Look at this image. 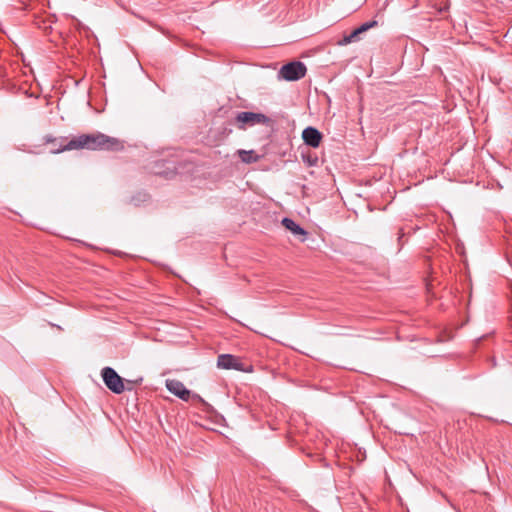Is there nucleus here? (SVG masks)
Listing matches in <instances>:
<instances>
[{"instance_id":"f257e3e1","label":"nucleus","mask_w":512,"mask_h":512,"mask_svg":"<svg viewBox=\"0 0 512 512\" xmlns=\"http://www.w3.org/2000/svg\"><path fill=\"white\" fill-rule=\"evenodd\" d=\"M46 141L60 142L59 147L52 149L54 154L79 149L120 151L124 148L123 142L120 139L100 132L82 134L70 140L66 137H48Z\"/></svg>"},{"instance_id":"f03ea898","label":"nucleus","mask_w":512,"mask_h":512,"mask_svg":"<svg viewBox=\"0 0 512 512\" xmlns=\"http://www.w3.org/2000/svg\"><path fill=\"white\" fill-rule=\"evenodd\" d=\"M101 376L107 388L115 394H121L125 390L130 391L133 389L134 385L140 384L142 382V378H139L135 381L126 380L128 386L125 387L123 378H121L118 373L111 367H104L101 370Z\"/></svg>"},{"instance_id":"7ed1b4c3","label":"nucleus","mask_w":512,"mask_h":512,"mask_svg":"<svg viewBox=\"0 0 512 512\" xmlns=\"http://www.w3.org/2000/svg\"><path fill=\"white\" fill-rule=\"evenodd\" d=\"M307 68L303 62L292 61L283 65L279 72L278 78L286 81H297L306 75Z\"/></svg>"},{"instance_id":"20e7f679","label":"nucleus","mask_w":512,"mask_h":512,"mask_svg":"<svg viewBox=\"0 0 512 512\" xmlns=\"http://www.w3.org/2000/svg\"><path fill=\"white\" fill-rule=\"evenodd\" d=\"M239 129L244 130L247 126L257 124H268L270 119L263 113L239 112L235 118Z\"/></svg>"},{"instance_id":"39448f33","label":"nucleus","mask_w":512,"mask_h":512,"mask_svg":"<svg viewBox=\"0 0 512 512\" xmlns=\"http://www.w3.org/2000/svg\"><path fill=\"white\" fill-rule=\"evenodd\" d=\"M217 367L225 370L247 371L239 357L232 354H221L217 358Z\"/></svg>"},{"instance_id":"423d86ee","label":"nucleus","mask_w":512,"mask_h":512,"mask_svg":"<svg viewBox=\"0 0 512 512\" xmlns=\"http://www.w3.org/2000/svg\"><path fill=\"white\" fill-rule=\"evenodd\" d=\"M378 25L376 20H371L361 24L358 28L354 29L349 35H345L340 41V45H347L349 43L358 41L360 39V34L368 31L369 29Z\"/></svg>"},{"instance_id":"0eeeda50","label":"nucleus","mask_w":512,"mask_h":512,"mask_svg":"<svg viewBox=\"0 0 512 512\" xmlns=\"http://www.w3.org/2000/svg\"><path fill=\"white\" fill-rule=\"evenodd\" d=\"M322 137V133L312 126L306 127L302 132L304 143L312 148L319 147Z\"/></svg>"},{"instance_id":"6e6552de","label":"nucleus","mask_w":512,"mask_h":512,"mask_svg":"<svg viewBox=\"0 0 512 512\" xmlns=\"http://www.w3.org/2000/svg\"><path fill=\"white\" fill-rule=\"evenodd\" d=\"M166 387L175 396L179 397L184 401H188L191 395V391L188 390L185 385L179 380H168Z\"/></svg>"},{"instance_id":"1a4fd4ad","label":"nucleus","mask_w":512,"mask_h":512,"mask_svg":"<svg viewBox=\"0 0 512 512\" xmlns=\"http://www.w3.org/2000/svg\"><path fill=\"white\" fill-rule=\"evenodd\" d=\"M282 225L289 231H291L296 236H302L301 241L304 242L306 240L307 232L298 225L291 218L285 217L282 219Z\"/></svg>"},{"instance_id":"9d476101","label":"nucleus","mask_w":512,"mask_h":512,"mask_svg":"<svg viewBox=\"0 0 512 512\" xmlns=\"http://www.w3.org/2000/svg\"><path fill=\"white\" fill-rule=\"evenodd\" d=\"M239 158L242 162L246 164H251L258 162L260 160V156L256 154L254 150H243L240 149L237 151Z\"/></svg>"},{"instance_id":"9b49d317","label":"nucleus","mask_w":512,"mask_h":512,"mask_svg":"<svg viewBox=\"0 0 512 512\" xmlns=\"http://www.w3.org/2000/svg\"><path fill=\"white\" fill-rule=\"evenodd\" d=\"M48 137H51V136H50V135L45 136V137H44V142H45L46 144H52L51 149L59 147V144H60V142H59V141H56V142H51V141H50V142H47V141H46V138H48ZM50 151L52 152V150H50Z\"/></svg>"},{"instance_id":"f8f14e48","label":"nucleus","mask_w":512,"mask_h":512,"mask_svg":"<svg viewBox=\"0 0 512 512\" xmlns=\"http://www.w3.org/2000/svg\"><path fill=\"white\" fill-rule=\"evenodd\" d=\"M52 327H56L58 330H62V327L53 323H49Z\"/></svg>"},{"instance_id":"ddd939ff","label":"nucleus","mask_w":512,"mask_h":512,"mask_svg":"<svg viewBox=\"0 0 512 512\" xmlns=\"http://www.w3.org/2000/svg\"><path fill=\"white\" fill-rule=\"evenodd\" d=\"M316 161H317V158H315L314 161H313V159H310L309 163H310V165H314L316 163Z\"/></svg>"},{"instance_id":"4468645a","label":"nucleus","mask_w":512,"mask_h":512,"mask_svg":"<svg viewBox=\"0 0 512 512\" xmlns=\"http://www.w3.org/2000/svg\"><path fill=\"white\" fill-rule=\"evenodd\" d=\"M316 161H317V158H315L314 161H313V159H310L309 163H310V165H314L316 163Z\"/></svg>"}]
</instances>
